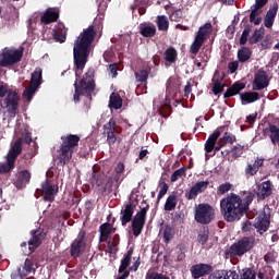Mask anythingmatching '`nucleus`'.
<instances>
[{"label": "nucleus", "mask_w": 279, "mask_h": 279, "mask_svg": "<svg viewBox=\"0 0 279 279\" xmlns=\"http://www.w3.org/2000/svg\"><path fill=\"white\" fill-rule=\"evenodd\" d=\"M95 40V27L86 28L74 43V62L76 65V77L82 74V69L86 66L88 56L90 53V45Z\"/></svg>", "instance_id": "f257e3e1"}, {"label": "nucleus", "mask_w": 279, "mask_h": 279, "mask_svg": "<svg viewBox=\"0 0 279 279\" xmlns=\"http://www.w3.org/2000/svg\"><path fill=\"white\" fill-rule=\"evenodd\" d=\"M220 211L226 221H239L247 213V204L241 196L231 194L220 201Z\"/></svg>", "instance_id": "f03ea898"}, {"label": "nucleus", "mask_w": 279, "mask_h": 279, "mask_svg": "<svg viewBox=\"0 0 279 279\" xmlns=\"http://www.w3.org/2000/svg\"><path fill=\"white\" fill-rule=\"evenodd\" d=\"M61 154L59 156L60 162H69L73 156V147H77L80 143V136L77 135H65L62 136Z\"/></svg>", "instance_id": "7ed1b4c3"}, {"label": "nucleus", "mask_w": 279, "mask_h": 279, "mask_svg": "<svg viewBox=\"0 0 279 279\" xmlns=\"http://www.w3.org/2000/svg\"><path fill=\"white\" fill-rule=\"evenodd\" d=\"M74 86V101H80V97H82V95H90L95 88V83L93 81V71H88L81 82L77 83L76 81Z\"/></svg>", "instance_id": "20e7f679"}, {"label": "nucleus", "mask_w": 279, "mask_h": 279, "mask_svg": "<svg viewBox=\"0 0 279 279\" xmlns=\"http://www.w3.org/2000/svg\"><path fill=\"white\" fill-rule=\"evenodd\" d=\"M0 97H5V99L1 104V108H5L8 112L14 114V112H16V107L19 105V96L16 95V92H8V87H5V85L3 84H0Z\"/></svg>", "instance_id": "39448f33"}, {"label": "nucleus", "mask_w": 279, "mask_h": 279, "mask_svg": "<svg viewBox=\"0 0 279 279\" xmlns=\"http://www.w3.org/2000/svg\"><path fill=\"white\" fill-rule=\"evenodd\" d=\"M21 58H23V49L4 48L0 52V66H12L21 62Z\"/></svg>", "instance_id": "423d86ee"}, {"label": "nucleus", "mask_w": 279, "mask_h": 279, "mask_svg": "<svg viewBox=\"0 0 279 279\" xmlns=\"http://www.w3.org/2000/svg\"><path fill=\"white\" fill-rule=\"evenodd\" d=\"M215 218V208L208 204H199L195 207L194 219L197 223H210Z\"/></svg>", "instance_id": "0eeeda50"}, {"label": "nucleus", "mask_w": 279, "mask_h": 279, "mask_svg": "<svg viewBox=\"0 0 279 279\" xmlns=\"http://www.w3.org/2000/svg\"><path fill=\"white\" fill-rule=\"evenodd\" d=\"M21 154V140H17L7 155V162L0 165V173H8L13 170L14 162Z\"/></svg>", "instance_id": "6e6552de"}, {"label": "nucleus", "mask_w": 279, "mask_h": 279, "mask_svg": "<svg viewBox=\"0 0 279 279\" xmlns=\"http://www.w3.org/2000/svg\"><path fill=\"white\" fill-rule=\"evenodd\" d=\"M211 33H213V25L205 24L203 27H201L190 48L191 53H197V51L202 49V45H204V40H206V38H208V35H210Z\"/></svg>", "instance_id": "1a4fd4ad"}, {"label": "nucleus", "mask_w": 279, "mask_h": 279, "mask_svg": "<svg viewBox=\"0 0 279 279\" xmlns=\"http://www.w3.org/2000/svg\"><path fill=\"white\" fill-rule=\"evenodd\" d=\"M43 80V69L37 68L32 74L31 85L24 90L23 97L27 99V101H32V97H34L36 90H38V86H40V81Z\"/></svg>", "instance_id": "9d476101"}, {"label": "nucleus", "mask_w": 279, "mask_h": 279, "mask_svg": "<svg viewBox=\"0 0 279 279\" xmlns=\"http://www.w3.org/2000/svg\"><path fill=\"white\" fill-rule=\"evenodd\" d=\"M269 219H270L269 207H265L257 214L254 226L257 232H259V234H263L264 232H267V230H269V223H270Z\"/></svg>", "instance_id": "9b49d317"}, {"label": "nucleus", "mask_w": 279, "mask_h": 279, "mask_svg": "<svg viewBox=\"0 0 279 279\" xmlns=\"http://www.w3.org/2000/svg\"><path fill=\"white\" fill-rule=\"evenodd\" d=\"M253 241L250 238H243L239 242L231 245L229 250L230 256H243L246 252L252 250Z\"/></svg>", "instance_id": "f8f14e48"}, {"label": "nucleus", "mask_w": 279, "mask_h": 279, "mask_svg": "<svg viewBox=\"0 0 279 279\" xmlns=\"http://www.w3.org/2000/svg\"><path fill=\"white\" fill-rule=\"evenodd\" d=\"M147 217V209L142 208L132 220L133 233L135 236H138L141 232H143V228H145V219Z\"/></svg>", "instance_id": "ddd939ff"}, {"label": "nucleus", "mask_w": 279, "mask_h": 279, "mask_svg": "<svg viewBox=\"0 0 279 279\" xmlns=\"http://www.w3.org/2000/svg\"><path fill=\"white\" fill-rule=\"evenodd\" d=\"M84 232H81L76 240L72 243L71 246V255L74 258H77V256H81L86 252V238H84Z\"/></svg>", "instance_id": "4468645a"}, {"label": "nucleus", "mask_w": 279, "mask_h": 279, "mask_svg": "<svg viewBox=\"0 0 279 279\" xmlns=\"http://www.w3.org/2000/svg\"><path fill=\"white\" fill-rule=\"evenodd\" d=\"M123 171H125V166L123 163H118L116 167V175L112 179H106L102 183H98V186L104 189H112V184H119L123 180Z\"/></svg>", "instance_id": "2eb2a0df"}, {"label": "nucleus", "mask_w": 279, "mask_h": 279, "mask_svg": "<svg viewBox=\"0 0 279 279\" xmlns=\"http://www.w3.org/2000/svg\"><path fill=\"white\" fill-rule=\"evenodd\" d=\"M41 193L45 202H53L56 195L58 194V185H51L49 181H45L41 184Z\"/></svg>", "instance_id": "dca6fc26"}, {"label": "nucleus", "mask_w": 279, "mask_h": 279, "mask_svg": "<svg viewBox=\"0 0 279 279\" xmlns=\"http://www.w3.org/2000/svg\"><path fill=\"white\" fill-rule=\"evenodd\" d=\"M267 86H269V80L267 78V73L263 71L258 72L254 78L253 89L263 90V88H267Z\"/></svg>", "instance_id": "f3484780"}, {"label": "nucleus", "mask_w": 279, "mask_h": 279, "mask_svg": "<svg viewBox=\"0 0 279 279\" xmlns=\"http://www.w3.org/2000/svg\"><path fill=\"white\" fill-rule=\"evenodd\" d=\"M206 189H208V181H201L190 190V193L185 194V197L187 199H195L197 195L203 193V191H206Z\"/></svg>", "instance_id": "a211bd4d"}, {"label": "nucleus", "mask_w": 279, "mask_h": 279, "mask_svg": "<svg viewBox=\"0 0 279 279\" xmlns=\"http://www.w3.org/2000/svg\"><path fill=\"white\" fill-rule=\"evenodd\" d=\"M29 180H32V173L27 170H22L17 173V179L15 181V186L17 189H25L27 184H29Z\"/></svg>", "instance_id": "6ab92c4d"}, {"label": "nucleus", "mask_w": 279, "mask_h": 279, "mask_svg": "<svg viewBox=\"0 0 279 279\" xmlns=\"http://www.w3.org/2000/svg\"><path fill=\"white\" fill-rule=\"evenodd\" d=\"M274 193V189L271 187V182L265 181L260 183L257 187V196L259 199H265V197H269Z\"/></svg>", "instance_id": "aec40b11"}, {"label": "nucleus", "mask_w": 279, "mask_h": 279, "mask_svg": "<svg viewBox=\"0 0 279 279\" xmlns=\"http://www.w3.org/2000/svg\"><path fill=\"white\" fill-rule=\"evenodd\" d=\"M32 234L33 239L28 242L29 252H34L36 247L43 243V239H45V232H43L40 229L33 232Z\"/></svg>", "instance_id": "412c9836"}, {"label": "nucleus", "mask_w": 279, "mask_h": 279, "mask_svg": "<svg viewBox=\"0 0 279 279\" xmlns=\"http://www.w3.org/2000/svg\"><path fill=\"white\" fill-rule=\"evenodd\" d=\"M192 277L195 279L202 278L203 276H206L208 271H210V266L206 264H198L192 267Z\"/></svg>", "instance_id": "4be33fe9"}, {"label": "nucleus", "mask_w": 279, "mask_h": 279, "mask_svg": "<svg viewBox=\"0 0 279 279\" xmlns=\"http://www.w3.org/2000/svg\"><path fill=\"white\" fill-rule=\"evenodd\" d=\"M109 108L113 110H121L123 108V99L117 93L111 94L109 98Z\"/></svg>", "instance_id": "5701e85b"}, {"label": "nucleus", "mask_w": 279, "mask_h": 279, "mask_svg": "<svg viewBox=\"0 0 279 279\" xmlns=\"http://www.w3.org/2000/svg\"><path fill=\"white\" fill-rule=\"evenodd\" d=\"M209 279H236V272L218 270L209 276Z\"/></svg>", "instance_id": "b1692460"}, {"label": "nucleus", "mask_w": 279, "mask_h": 279, "mask_svg": "<svg viewBox=\"0 0 279 279\" xmlns=\"http://www.w3.org/2000/svg\"><path fill=\"white\" fill-rule=\"evenodd\" d=\"M53 38L58 43H64V40H66V28L64 27V24H58V26H56Z\"/></svg>", "instance_id": "393cba45"}, {"label": "nucleus", "mask_w": 279, "mask_h": 279, "mask_svg": "<svg viewBox=\"0 0 279 279\" xmlns=\"http://www.w3.org/2000/svg\"><path fill=\"white\" fill-rule=\"evenodd\" d=\"M133 215H134V207H132V204H128L124 210L122 211V216H121L122 226L130 223V221H132Z\"/></svg>", "instance_id": "a878e982"}, {"label": "nucleus", "mask_w": 279, "mask_h": 279, "mask_svg": "<svg viewBox=\"0 0 279 279\" xmlns=\"http://www.w3.org/2000/svg\"><path fill=\"white\" fill-rule=\"evenodd\" d=\"M263 167V159L257 158L253 163H248L246 167V175H256L258 173V169Z\"/></svg>", "instance_id": "bb28decb"}, {"label": "nucleus", "mask_w": 279, "mask_h": 279, "mask_svg": "<svg viewBox=\"0 0 279 279\" xmlns=\"http://www.w3.org/2000/svg\"><path fill=\"white\" fill-rule=\"evenodd\" d=\"M219 136H221V133H219V131H215L209 138L207 140L206 144H205V149L207 154H210V151H213L215 149V144L217 143V138H219Z\"/></svg>", "instance_id": "cd10ccee"}, {"label": "nucleus", "mask_w": 279, "mask_h": 279, "mask_svg": "<svg viewBox=\"0 0 279 279\" xmlns=\"http://www.w3.org/2000/svg\"><path fill=\"white\" fill-rule=\"evenodd\" d=\"M114 232V228L110 223H104L100 227V241H108V235L112 234Z\"/></svg>", "instance_id": "c85d7f7f"}, {"label": "nucleus", "mask_w": 279, "mask_h": 279, "mask_svg": "<svg viewBox=\"0 0 279 279\" xmlns=\"http://www.w3.org/2000/svg\"><path fill=\"white\" fill-rule=\"evenodd\" d=\"M243 88H245V83H235L231 88L228 89L225 97H233V95H239Z\"/></svg>", "instance_id": "c756f323"}, {"label": "nucleus", "mask_w": 279, "mask_h": 279, "mask_svg": "<svg viewBox=\"0 0 279 279\" xmlns=\"http://www.w3.org/2000/svg\"><path fill=\"white\" fill-rule=\"evenodd\" d=\"M276 14H278V9H271L267 12L265 17V27H272L274 21L276 20Z\"/></svg>", "instance_id": "7c9ffc66"}, {"label": "nucleus", "mask_w": 279, "mask_h": 279, "mask_svg": "<svg viewBox=\"0 0 279 279\" xmlns=\"http://www.w3.org/2000/svg\"><path fill=\"white\" fill-rule=\"evenodd\" d=\"M59 16H60V14H58V12L47 11L41 16V23H53V22L58 21Z\"/></svg>", "instance_id": "2f4dec72"}, {"label": "nucleus", "mask_w": 279, "mask_h": 279, "mask_svg": "<svg viewBox=\"0 0 279 279\" xmlns=\"http://www.w3.org/2000/svg\"><path fill=\"white\" fill-rule=\"evenodd\" d=\"M240 97L244 104H254V101H258V93L256 92L245 93Z\"/></svg>", "instance_id": "473e14b6"}, {"label": "nucleus", "mask_w": 279, "mask_h": 279, "mask_svg": "<svg viewBox=\"0 0 279 279\" xmlns=\"http://www.w3.org/2000/svg\"><path fill=\"white\" fill-rule=\"evenodd\" d=\"M238 58L240 62H247L252 58V50L247 47H243L238 51Z\"/></svg>", "instance_id": "72a5a7b5"}, {"label": "nucleus", "mask_w": 279, "mask_h": 279, "mask_svg": "<svg viewBox=\"0 0 279 279\" xmlns=\"http://www.w3.org/2000/svg\"><path fill=\"white\" fill-rule=\"evenodd\" d=\"M263 13V10L258 7H255V10L251 12L250 21L251 23H254V25H260V14Z\"/></svg>", "instance_id": "f704fd0d"}, {"label": "nucleus", "mask_w": 279, "mask_h": 279, "mask_svg": "<svg viewBox=\"0 0 279 279\" xmlns=\"http://www.w3.org/2000/svg\"><path fill=\"white\" fill-rule=\"evenodd\" d=\"M157 25L158 29H160L161 32H167L169 29V20L165 15L158 16Z\"/></svg>", "instance_id": "c9c22d12"}, {"label": "nucleus", "mask_w": 279, "mask_h": 279, "mask_svg": "<svg viewBox=\"0 0 279 279\" xmlns=\"http://www.w3.org/2000/svg\"><path fill=\"white\" fill-rule=\"evenodd\" d=\"M178 196L175 194L170 195L165 204V210H173L175 206L178 205Z\"/></svg>", "instance_id": "e433bc0d"}, {"label": "nucleus", "mask_w": 279, "mask_h": 279, "mask_svg": "<svg viewBox=\"0 0 279 279\" xmlns=\"http://www.w3.org/2000/svg\"><path fill=\"white\" fill-rule=\"evenodd\" d=\"M20 274L22 277L32 276V274H34V267H33L32 260L29 259L25 260L24 267L22 270H20Z\"/></svg>", "instance_id": "4c0bfd02"}, {"label": "nucleus", "mask_w": 279, "mask_h": 279, "mask_svg": "<svg viewBox=\"0 0 279 279\" xmlns=\"http://www.w3.org/2000/svg\"><path fill=\"white\" fill-rule=\"evenodd\" d=\"M130 260H132V251H129L128 254L122 259L121 266L119 268L120 274H122V271H125V269H128V267H130Z\"/></svg>", "instance_id": "58836bf2"}, {"label": "nucleus", "mask_w": 279, "mask_h": 279, "mask_svg": "<svg viewBox=\"0 0 279 279\" xmlns=\"http://www.w3.org/2000/svg\"><path fill=\"white\" fill-rule=\"evenodd\" d=\"M269 132L271 143H274V145H277V143H279V129L276 125H270Z\"/></svg>", "instance_id": "ea45409f"}, {"label": "nucleus", "mask_w": 279, "mask_h": 279, "mask_svg": "<svg viewBox=\"0 0 279 279\" xmlns=\"http://www.w3.org/2000/svg\"><path fill=\"white\" fill-rule=\"evenodd\" d=\"M141 34L145 38H151V36L156 35V26H145L141 29Z\"/></svg>", "instance_id": "a19ab883"}, {"label": "nucleus", "mask_w": 279, "mask_h": 279, "mask_svg": "<svg viewBox=\"0 0 279 279\" xmlns=\"http://www.w3.org/2000/svg\"><path fill=\"white\" fill-rule=\"evenodd\" d=\"M175 58H178V52L173 48H169L166 50V60L167 62H175Z\"/></svg>", "instance_id": "79ce46f5"}, {"label": "nucleus", "mask_w": 279, "mask_h": 279, "mask_svg": "<svg viewBox=\"0 0 279 279\" xmlns=\"http://www.w3.org/2000/svg\"><path fill=\"white\" fill-rule=\"evenodd\" d=\"M263 38V31H255L252 37L248 39L250 45H256L258 40Z\"/></svg>", "instance_id": "37998d69"}, {"label": "nucleus", "mask_w": 279, "mask_h": 279, "mask_svg": "<svg viewBox=\"0 0 279 279\" xmlns=\"http://www.w3.org/2000/svg\"><path fill=\"white\" fill-rule=\"evenodd\" d=\"M173 239V228L171 227H166L163 230V241L165 243H169Z\"/></svg>", "instance_id": "c03bdc74"}, {"label": "nucleus", "mask_w": 279, "mask_h": 279, "mask_svg": "<svg viewBox=\"0 0 279 279\" xmlns=\"http://www.w3.org/2000/svg\"><path fill=\"white\" fill-rule=\"evenodd\" d=\"M252 32V28L246 26L241 35L240 38V45H245L247 43V38H250V33Z\"/></svg>", "instance_id": "a18cd8bd"}, {"label": "nucleus", "mask_w": 279, "mask_h": 279, "mask_svg": "<svg viewBox=\"0 0 279 279\" xmlns=\"http://www.w3.org/2000/svg\"><path fill=\"white\" fill-rule=\"evenodd\" d=\"M206 241H208V229L204 228L199 231L198 242L202 243V245H204Z\"/></svg>", "instance_id": "49530a36"}, {"label": "nucleus", "mask_w": 279, "mask_h": 279, "mask_svg": "<svg viewBox=\"0 0 279 279\" xmlns=\"http://www.w3.org/2000/svg\"><path fill=\"white\" fill-rule=\"evenodd\" d=\"M254 278H256V275L254 274V271L250 268H246V269H243V272L240 279H254Z\"/></svg>", "instance_id": "de8ad7c7"}, {"label": "nucleus", "mask_w": 279, "mask_h": 279, "mask_svg": "<svg viewBox=\"0 0 279 279\" xmlns=\"http://www.w3.org/2000/svg\"><path fill=\"white\" fill-rule=\"evenodd\" d=\"M148 75H149V73L146 70L141 71L140 74L135 73V77H136L137 82H147Z\"/></svg>", "instance_id": "09e8293b"}, {"label": "nucleus", "mask_w": 279, "mask_h": 279, "mask_svg": "<svg viewBox=\"0 0 279 279\" xmlns=\"http://www.w3.org/2000/svg\"><path fill=\"white\" fill-rule=\"evenodd\" d=\"M228 191H232V184L230 183H223L218 187V193H220L221 195L228 193Z\"/></svg>", "instance_id": "8fccbe9b"}, {"label": "nucleus", "mask_w": 279, "mask_h": 279, "mask_svg": "<svg viewBox=\"0 0 279 279\" xmlns=\"http://www.w3.org/2000/svg\"><path fill=\"white\" fill-rule=\"evenodd\" d=\"M182 175H184V169H179L175 170L173 172V174L171 175V182H178V180H180V178H182Z\"/></svg>", "instance_id": "3c124183"}, {"label": "nucleus", "mask_w": 279, "mask_h": 279, "mask_svg": "<svg viewBox=\"0 0 279 279\" xmlns=\"http://www.w3.org/2000/svg\"><path fill=\"white\" fill-rule=\"evenodd\" d=\"M213 90H214L215 95H219V93H221L223 90V84H221V82H219V81H216L214 83Z\"/></svg>", "instance_id": "603ef678"}, {"label": "nucleus", "mask_w": 279, "mask_h": 279, "mask_svg": "<svg viewBox=\"0 0 279 279\" xmlns=\"http://www.w3.org/2000/svg\"><path fill=\"white\" fill-rule=\"evenodd\" d=\"M105 130L107 132H117V122L114 120H110L107 125H105Z\"/></svg>", "instance_id": "864d4df0"}, {"label": "nucleus", "mask_w": 279, "mask_h": 279, "mask_svg": "<svg viewBox=\"0 0 279 279\" xmlns=\"http://www.w3.org/2000/svg\"><path fill=\"white\" fill-rule=\"evenodd\" d=\"M117 131H107V140L110 144L117 143V135H114Z\"/></svg>", "instance_id": "5fc2aeb1"}, {"label": "nucleus", "mask_w": 279, "mask_h": 279, "mask_svg": "<svg viewBox=\"0 0 279 279\" xmlns=\"http://www.w3.org/2000/svg\"><path fill=\"white\" fill-rule=\"evenodd\" d=\"M147 279H169V278L158 272H151L147 276Z\"/></svg>", "instance_id": "6e6d98bb"}, {"label": "nucleus", "mask_w": 279, "mask_h": 279, "mask_svg": "<svg viewBox=\"0 0 279 279\" xmlns=\"http://www.w3.org/2000/svg\"><path fill=\"white\" fill-rule=\"evenodd\" d=\"M167 191H169V186L167 184H163L159 191L158 198L165 197L167 195Z\"/></svg>", "instance_id": "4d7b16f0"}, {"label": "nucleus", "mask_w": 279, "mask_h": 279, "mask_svg": "<svg viewBox=\"0 0 279 279\" xmlns=\"http://www.w3.org/2000/svg\"><path fill=\"white\" fill-rule=\"evenodd\" d=\"M222 140H225V143H234V135L226 133Z\"/></svg>", "instance_id": "13d9d810"}, {"label": "nucleus", "mask_w": 279, "mask_h": 279, "mask_svg": "<svg viewBox=\"0 0 279 279\" xmlns=\"http://www.w3.org/2000/svg\"><path fill=\"white\" fill-rule=\"evenodd\" d=\"M236 69H239V63L238 62L229 63V71H230V73H235Z\"/></svg>", "instance_id": "bf43d9fd"}, {"label": "nucleus", "mask_w": 279, "mask_h": 279, "mask_svg": "<svg viewBox=\"0 0 279 279\" xmlns=\"http://www.w3.org/2000/svg\"><path fill=\"white\" fill-rule=\"evenodd\" d=\"M109 72L111 73L112 77H117V64L109 65Z\"/></svg>", "instance_id": "052dcab7"}, {"label": "nucleus", "mask_w": 279, "mask_h": 279, "mask_svg": "<svg viewBox=\"0 0 279 279\" xmlns=\"http://www.w3.org/2000/svg\"><path fill=\"white\" fill-rule=\"evenodd\" d=\"M269 0H255V8H263V5H266Z\"/></svg>", "instance_id": "680f3d73"}, {"label": "nucleus", "mask_w": 279, "mask_h": 279, "mask_svg": "<svg viewBox=\"0 0 279 279\" xmlns=\"http://www.w3.org/2000/svg\"><path fill=\"white\" fill-rule=\"evenodd\" d=\"M250 228H252V223L251 222H244L243 226H242V230L244 232L250 231Z\"/></svg>", "instance_id": "e2e57ef3"}, {"label": "nucleus", "mask_w": 279, "mask_h": 279, "mask_svg": "<svg viewBox=\"0 0 279 279\" xmlns=\"http://www.w3.org/2000/svg\"><path fill=\"white\" fill-rule=\"evenodd\" d=\"M109 250L110 252H117V242H109Z\"/></svg>", "instance_id": "0e129e2a"}, {"label": "nucleus", "mask_w": 279, "mask_h": 279, "mask_svg": "<svg viewBox=\"0 0 279 279\" xmlns=\"http://www.w3.org/2000/svg\"><path fill=\"white\" fill-rule=\"evenodd\" d=\"M227 34H229V36L232 37V34H234V26H229L227 28Z\"/></svg>", "instance_id": "69168bd1"}, {"label": "nucleus", "mask_w": 279, "mask_h": 279, "mask_svg": "<svg viewBox=\"0 0 279 279\" xmlns=\"http://www.w3.org/2000/svg\"><path fill=\"white\" fill-rule=\"evenodd\" d=\"M185 95H191V85L187 84L184 89Z\"/></svg>", "instance_id": "338daca9"}, {"label": "nucleus", "mask_w": 279, "mask_h": 279, "mask_svg": "<svg viewBox=\"0 0 279 279\" xmlns=\"http://www.w3.org/2000/svg\"><path fill=\"white\" fill-rule=\"evenodd\" d=\"M145 156H147V150H142L140 153V159L143 160V158H145Z\"/></svg>", "instance_id": "774afa93"}]
</instances>
